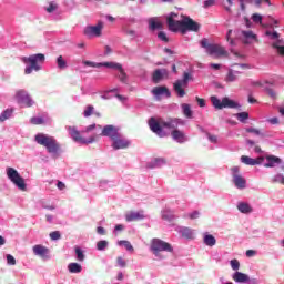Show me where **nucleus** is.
<instances>
[{
	"label": "nucleus",
	"instance_id": "obj_13",
	"mask_svg": "<svg viewBox=\"0 0 284 284\" xmlns=\"http://www.w3.org/2000/svg\"><path fill=\"white\" fill-rule=\"evenodd\" d=\"M121 133H119V128L109 124L103 126L100 136H109V139H111V141H113L114 139H116Z\"/></svg>",
	"mask_w": 284,
	"mask_h": 284
},
{
	"label": "nucleus",
	"instance_id": "obj_41",
	"mask_svg": "<svg viewBox=\"0 0 284 284\" xmlns=\"http://www.w3.org/2000/svg\"><path fill=\"white\" fill-rule=\"evenodd\" d=\"M272 48L277 50V54H280V57H284V45H278V42H274Z\"/></svg>",
	"mask_w": 284,
	"mask_h": 284
},
{
	"label": "nucleus",
	"instance_id": "obj_49",
	"mask_svg": "<svg viewBox=\"0 0 284 284\" xmlns=\"http://www.w3.org/2000/svg\"><path fill=\"white\" fill-rule=\"evenodd\" d=\"M7 263L8 265H17V260L11 254L7 255Z\"/></svg>",
	"mask_w": 284,
	"mask_h": 284
},
{
	"label": "nucleus",
	"instance_id": "obj_26",
	"mask_svg": "<svg viewBox=\"0 0 284 284\" xmlns=\"http://www.w3.org/2000/svg\"><path fill=\"white\" fill-rule=\"evenodd\" d=\"M68 270L70 274H81L83 267L81 266V264L73 262L68 265Z\"/></svg>",
	"mask_w": 284,
	"mask_h": 284
},
{
	"label": "nucleus",
	"instance_id": "obj_63",
	"mask_svg": "<svg viewBox=\"0 0 284 284\" xmlns=\"http://www.w3.org/2000/svg\"><path fill=\"white\" fill-rule=\"evenodd\" d=\"M215 0H206L204 1V8H212L214 6Z\"/></svg>",
	"mask_w": 284,
	"mask_h": 284
},
{
	"label": "nucleus",
	"instance_id": "obj_57",
	"mask_svg": "<svg viewBox=\"0 0 284 284\" xmlns=\"http://www.w3.org/2000/svg\"><path fill=\"white\" fill-rule=\"evenodd\" d=\"M231 34H232V30H229L226 34V40L229 41L230 45H236V43L234 42V39L230 38Z\"/></svg>",
	"mask_w": 284,
	"mask_h": 284
},
{
	"label": "nucleus",
	"instance_id": "obj_44",
	"mask_svg": "<svg viewBox=\"0 0 284 284\" xmlns=\"http://www.w3.org/2000/svg\"><path fill=\"white\" fill-rule=\"evenodd\" d=\"M245 132L248 134H255L256 136H263V133H261V130L254 129V128H246Z\"/></svg>",
	"mask_w": 284,
	"mask_h": 284
},
{
	"label": "nucleus",
	"instance_id": "obj_29",
	"mask_svg": "<svg viewBox=\"0 0 284 284\" xmlns=\"http://www.w3.org/2000/svg\"><path fill=\"white\" fill-rule=\"evenodd\" d=\"M119 74H118V79L119 81H121V83H124L125 85H128V73H125V70L123 69V65H121L119 69Z\"/></svg>",
	"mask_w": 284,
	"mask_h": 284
},
{
	"label": "nucleus",
	"instance_id": "obj_1",
	"mask_svg": "<svg viewBox=\"0 0 284 284\" xmlns=\"http://www.w3.org/2000/svg\"><path fill=\"white\" fill-rule=\"evenodd\" d=\"M179 14L171 12L166 18V23L171 32H181V34H186L187 32H199L201 30V24L194 21L190 17H184L182 20H174Z\"/></svg>",
	"mask_w": 284,
	"mask_h": 284
},
{
	"label": "nucleus",
	"instance_id": "obj_30",
	"mask_svg": "<svg viewBox=\"0 0 284 284\" xmlns=\"http://www.w3.org/2000/svg\"><path fill=\"white\" fill-rule=\"evenodd\" d=\"M183 239H194V231L190 227H184L181 230Z\"/></svg>",
	"mask_w": 284,
	"mask_h": 284
},
{
	"label": "nucleus",
	"instance_id": "obj_17",
	"mask_svg": "<svg viewBox=\"0 0 284 284\" xmlns=\"http://www.w3.org/2000/svg\"><path fill=\"white\" fill-rule=\"evenodd\" d=\"M237 37L245 45H248V43H251L250 39H256V34H254V32L252 31H237Z\"/></svg>",
	"mask_w": 284,
	"mask_h": 284
},
{
	"label": "nucleus",
	"instance_id": "obj_22",
	"mask_svg": "<svg viewBox=\"0 0 284 284\" xmlns=\"http://www.w3.org/2000/svg\"><path fill=\"white\" fill-rule=\"evenodd\" d=\"M266 161L267 163L264 164V168H274L275 164L280 165L281 158L275 156V155H266Z\"/></svg>",
	"mask_w": 284,
	"mask_h": 284
},
{
	"label": "nucleus",
	"instance_id": "obj_5",
	"mask_svg": "<svg viewBox=\"0 0 284 284\" xmlns=\"http://www.w3.org/2000/svg\"><path fill=\"white\" fill-rule=\"evenodd\" d=\"M7 176L13 185L17 186L18 190H21L22 192H26L27 185H26V180L19 174V171H17L12 166L7 168Z\"/></svg>",
	"mask_w": 284,
	"mask_h": 284
},
{
	"label": "nucleus",
	"instance_id": "obj_4",
	"mask_svg": "<svg viewBox=\"0 0 284 284\" xmlns=\"http://www.w3.org/2000/svg\"><path fill=\"white\" fill-rule=\"evenodd\" d=\"M201 48L206 49V54H210V57H214L215 59H219V57H227V51H225V48L219 44H210L207 41V38H204L200 41Z\"/></svg>",
	"mask_w": 284,
	"mask_h": 284
},
{
	"label": "nucleus",
	"instance_id": "obj_21",
	"mask_svg": "<svg viewBox=\"0 0 284 284\" xmlns=\"http://www.w3.org/2000/svg\"><path fill=\"white\" fill-rule=\"evenodd\" d=\"M232 278L235 283H247V281H250V275L242 272H235Z\"/></svg>",
	"mask_w": 284,
	"mask_h": 284
},
{
	"label": "nucleus",
	"instance_id": "obj_27",
	"mask_svg": "<svg viewBox=\"0 0 284 284\" xmlns=\"http://www.w3.org/2000/svg\"><path fill=\"white\" fill-rule=\"evenodd\" d=\"M237 210L242 213V214H252L253 209L250 204L245 203V202H241L237 205Z\"/></svg>",
	"mask_w": 284,
	"mask_h": 284
},
{
	"label": "nucleus",
	"instance_id": "obj_12",
	"mask_svg": "<svg viewBox=\"0 0 284 284\" xmlns=\"http://www.w3.org/2000/svg\"><path fill=\"white\" fill-rule=\"evenodd\" d=\"M16 99L20 105H24L26 108H32L34 105V100H32V97L26 90L17 91Z\"/></svg>",
	"mask_w": 284,
	"mask_h": 284
},
{
	"label": "nucleus",
	"instance_id": "obj_45",
	"mask_svg": "<svg viewBox=\"0 0 284 284\" xmlns=\"http://www.w3.org/2000/svg\"><path fill=\"white\" fill-rule=\"evenodd\" d=\"M273 183H281V185H284V175L278 173L272 179Z\"/></svg>",
	"mask_w": 284,
	"mask_h": 284
},
{
	"label": "nucleus",
	"instance_id": "obj_10",
	"mask_svg": "<svg viewBox=\"0 0 284 284\" xmlns=\"http://www.w3.org/2000/svg\"><path fill=\"white\" fill-rule=\"evenodd\" d=\"M69 134L71 139L75 141V143H81L82 145H89V143H94V141H97V139L99 138V135H93L85 140V138L81 136V132H79V130H77V128L74 126H69Z\"/></svg>",
	"mask_w": 284,
	"mask_h": 284
},
{
	"label": "nucleus",
	"instance_id": "obj_33",
	"mask_svg": "<svg viewBox=\"0 0 284 284\" xmlns=\"http://www.w3.org/2000/svg\"><path fill=\"white\" fill-rule=\"evenodd\" d=\"M182 110L186 119H192V108L190 106V104L187 103L182 104Z\"/></svg>",
	"mask_w": 284,
	"mask_h": 284
},
{
	"label": "nucleus",
	"instance_id": "obj_16",
	"mask_svg": "<svg viewBox=\"0 0 284 284\" xmlns=\"http://www.w3.org/2000/svg\"><path fill=\"white\" fill-rule=\"evenodd\" d=\"M143 219H145L143 211H130L129 213L125 214V221L128 223H132V221H143Z\"/></svg>",
	"mask_w": 284,
	"mask_h": 284
},
{
	"label": "nucleus",
	"instance_id": "obj_46",
	"mask_svg": "<svg viewBox=\"0 0 284 284\" xmlns=\"http://www.w3.org/2000/svg\"><path fill=\"white\" fill-rule=\"evenodd\" d=\"M88 68H103V63H97L92 61H84L83 62Z\"/></svg>",
	"mask_w": 284,
	"mask_h": 284
},
{
	"label": "nucleus",
	"instance_id": "obj_40",
	"mask_svg": "<svg viewBox=\"0 0 284 284\" xmlns=\"http://www.w3.org/2000/svg\"><path fill=\"white\" fill-rule=\"evenodd\" d=\"M75 254H77V260L82 263V261H85V255L83 254V251L81 247L77 246L75 247Z\"/></svg>",
	"mask_w": 284,
	"mask_h": 284
},
{
	"label": "nucleus",
	"instance_id": "obj_48",
	"mask_svg": "<svg viewBox=\"0 0 284 284\" xmlns=\"http://www.w3.org/2000/svg\"><path fill=\"white\" fill-rule=\"evenodd\" d=\"M50 239H51V241H59V239H61V232H59V231L51 232Z\"/></svg>",
	"mask_w": 284,
	"mask_h": 284
},
{
	"label": "nucleus",
	"instance_id": "obj_42",
	"mask_svg": "<svg viewBox=\"0 0 284 284\" xmlns=\"http://www.w3.org/2000/svg\"><path fill=\"white\" fill-rule=\"evenodd\" d=\"M160 79H163V73L161 72L160 69L155 70L153 72V81L154 83H159Z\"/></svg>",
	"mask_w": 284,
	"mask_h": 284
},
{
	"label": "nucleus",
	"instance_id": "obj_23",
	"mask_svg": "<svg viewBox=\"0 0 284 284\" xmlns=\"http://www.w3.org/2000/svg\"><path fill=\"white\" fill-rule=\"evenodd\" d=\"M171 136L174 141H178V143H184L185 142V133L181 130H173L171 132Z\"/></svg>",
	"mask_w": 284,
	"mask_h": 284
},
{
	"label": "nucleus",
	"instance_id": "obj_7",
	"mask_svg": "<svg viewBox=\"0 0 284 284\" xmlns=\"http://www.w3.org/2000/svg\"><path fill=\"white\" fill-rule=\"evenodd\" d=\"M151 250L155 256H159V252H174V247H172V244L161 239L152 240Z\"/></svg>",
	"mask_w": 284,
	"mask_h": 284
},
{
	"label": "nucleus",
	"instance_id": "obj_39",
	"mask_svg": "<svg viewBox=\"0 0 284 284\" xmlns=\"http://www.w3.org/2000/svg\"><path fill=\"white\" fill-rule=\"evenodd\" d=\"M121 63L119 62H104L102 63V67L104 68H111L112 70H118L119 68H121Z\"/></svg>",
	"mask_w": 284,
	"mask_h": 284
},
{
	"label": "nucleus",
	"instance_id": "obj_37",
	"mask_svg": "<svg viewBox=\"0 0 284 284\" xmlns=\"http://www.w3.org/2000/svg\"><path fill=\"white\" fill-rule=\"evenodd\" d=\"M118 245H124L128 252H134V246H132V243H130V241L121 240L118 242Z\"/></svg>",
	"mask_w": 284,
	"mask_h": 284
},
{
	"label": "nucleus",
	"instance_id": "obj_64",
	"mask_svg": "<svg viewBox=\"0 0 284 284\" xmlns=\"http://www.w3.org/2000/svg\"><path fill=\"white\" fill-rule=\"evenodd\" d=\"M246 256H247L248 258H252V256H256V251H254V250H247V251H246Z\"/></svg>",
	"mask_w": 284,
	"mask_h": 284
},
{
	"label": "nucleus",
	"instance_id": "obj_25",
	"mask_svg": "<svg viewBox=\"0 0 284 284\" xmlns=\"http://www.w3.org/2000/svg\"><path fill=\"white\" fill-rule=\"evenodd\" d=\"M92 114H94L98 118L101 116V113H99V112L94 113V105L89 104V105L85 106V109L83 111V116L85 119H88V118L92 116Z\"/></svg>",
	"mask_w": 284,
	"mask_h": 284
},
{
	"label": "nucleus",
	"instance_id": "obj_43",
	"mask_svg": "<svg viewBox=\"0 0 284 284\" xmlns=\"http://www.w3.org/2000/svg\"><path fill=\"white\" fill-rule=\"evenodd\" d=\"M105 247H108V241L102 240V241H99V242L97 243V250H98L99 252H103V250H105Z\"/></svg>",
	"mask_w": 284,
	"mask_h": 284
},
{
	"label": "nucleus",
	"instance_id": "obj_15",
	"mask_svg": "<svg viewBox=\"0 0 284 284\" xmlns=\"http://www.w3.org/2000/svg\"><path fill=\"white\" fill-rule=\"evenodd\" d=\"M103 30V22H99L97 26H89L84 29L85 37H101Z\"/></svg>",
	"mask_w": 284,
	"mask_h": 284
},
{
	"label": "nucleus",
	"instance_id": "obj_47",
	"mask_svg": "<svg viewBox=\"0 0 284 284\" xmlns=\"http://www.w3.org/2000/svg\"><path fill=\"white\" fill-rule=\"evenodd\" d=\"M32 125H43L44 121L43 118H31Z\"/></svg>",
	"mask_w": 284,
	"mask_h": 284
},
{
	"label": "nucleus",
	"instance_id": "obj_52",
	"mask_svg": "<svg viewBox=\"0 0 284 284\" xmlns=\"http://www.w3.org/2000/svg\"><path fill=\"white\" fill-rule=\"evenodd\" d=\"M231 267L234 271L239 270V267H241V263L239 262V260H232L231 261Z\"/></svg>",
	"mask_w": 284,
	"mask_h": 284
},
{
	"label": "nucleus",
	"instance_id": "obj_11",
	"mask_svg": "<svg viewBox=\"0 0 284 284\" xmlns=\"http://www.w3.org/2000/svg\"><path fill=\"white\" fill-rule=\"evenodd\" d=\"M21 61H23L24 63H30V65L36 68V72H39V70H41V67L39 65V63H45V54L37 53V54L30 55L29 58L23 57Z\"/></svg>",
	"mask_w": 284,
	"mask_h": 284
},
{
	"label": "nucleus",
	"instance_id": "obj_3",
	"mask_svg": "<svg viewBox=\"0 0 284 284\" xmlns=\"http://www.w3.org/2000/svg\"><path fill=\"white\" fill-rule=\"evenodd\" d=\"M34 141L38 143V145L45 148L49 154H59L61 152V144L59 141H57V139H54V136H50L44 133H38L34 136Z\"/></svg>",
	"mask_w": 284,
	"mask_h": 284
},
{
	"label": "nucleus",
	"instance_id": "obj_50",
	"mask_svg": "<svg viewBox=\"0 0 284 284\" xmlns=\"http://www.w3.org/2000/svg\"><path fill=\"white\" fill-rule=\"evenodd\" d=\"M158 38L161 40V41H164V43H168V41H170V39H168V36L165 34V32L163 31H160L158 33Z\"/></svg>",
	"mask_w": 284,
	"mask_h": 284
},
{
	"label": "nucleus",
	"instance_id": "obj_8",
	"mask_svg": "<svg viewBox=\"0 0 284 284\" xmlns=\"http://www.w3.org/2000/svg\"><path fill=\"white\" fill-rule=\"evenodd\" d=\"M232 181L237 190H245L247 187V180L241 174L240 166H232L231 169Z\"/></svg>",
	"mask_w": 284,
	"mask_h": 284
},
{
	"label": "nucleus",
	"instance_id": "obj_24",
	"mask_svg": "<svg viewBox=\"0 0 284 284\" xmlns=\"http://www.w3.org/2000/svg\"><path fill=\"white\" fill-rule=\"evenodd\" d=\"M240 74H241L240 71H234V70L230 69L225 77L226 83H234V81H236V79H239Z\"/></svg>",
	"mask_w": 284,
	"mask_h": 284
},
{
	"label": "nucleus",
	"instance_id": "obj_54",
	"mask_svg": "<svg viewBox=\"0 0 284 284\" xmlns=\"http://www.w3.org/2000/svg\"><path fill=\"white\" fill-rule=\"evenodd\" d=\"M95 128H98L99 130H101V124H90L89 126L85 128V132H92V130H95Z\"/></svg>",
	"mask_w": 284,
	"mask_h": 284
},
{
	"label": "nucleus",
	"instance_id": "obj_58",
	"mask_svg": "<svg viewBox=\"0 0 284 284\" xmlns=\"http://www.w3.org/2000/svg\"><path fill=\"white\" fill-rule=\"evenodd\" d=\"M33 70H37V67H33L32 64H30L24 69V74H32Z\"/></svg>",
	"mask_w": 284,
	"mask_h": 284
},
{
	"label": "nucleus",
	"instance_id": "obj_51",
	"mask_svg": "<svg viewBox=\"0 0 284 284\" xmlns=\"http://www.w3.org/2000/svg\"><path fill=\"white\" fill-rule=\"evenodd\" d=\"M252 20L254 21V23H262L263 17H261V14H258V13H255L252 16Z\"/></svg>",
	"mask_w": 284,
	"mask_h": 284
},
{
	"label": "nucleus",
	"instance_id": "obj_62",
	"mask_svg": "<svg viewBox=\"0 0 284 284\" xmlns=\"http://www.w3.org/2000/svg\"><path fill=\"white\" fill-rule=\"evenodd\" d=\"M199 216H200L199 211H194L189 214V219H191V220L199 219Z\"/></svg>",
	"mask_w": 284,
	"mask_h": 284
},
{
	"label": "nucleus",
	"instance_id": "obj_6",
	"mask_svg": "<svg viewBox=\"0 0 284 284\" xmlns=\"http://www.w3.org/2000/svg\"><path fill=\"white\" fill-rule=\"evenodd\" d=\"M211 103L216 110H223V108H241L239 103H236L234 100H230V98L225 97L222 99H217L215 95L211 97Z\"/></svg>",
	"mask_w": 284,
	"mask_h": 284
},
{
	"label": "nucleus",
	"instance_id": "obj_36",
	"mask_svg": "<svg viewBox=\"0 0 284 284\" xmlns=\"http://www.w3.org/2000/svg\"><path fill=\"white\" fill-rule=\"evenodd\" d=\"M57 64L60 70H65V68H68V62H65V60H63V55H59L57 58Z\"/></svg>",
	"mask_w": 284,
	"mask_h": 284
},
{
	"label": "nucleus",
	"instance_id": "obj_19",
	"mask_svg": "<svg viewBox=\"0 0 284 284\" xmlns=\"http://www.w3.org/2000/svg\"><path fill=\"white\" fill-rule=\"evenodd\" d=\"M152 94H154V97H161L163 94H165V97L168 98L172 97V93L170 92V89H168V87H155L152 90Z\"/></svg>",
	"mask_w": 284,
	"mask_h": 284
},
{
	"label": "nucleus",
	"instance_id": "obj_2",
	"mask_svg": "<svg viewBox=\"0 0 284 284\" xmlns=\"http://www.w3.org/2000/svg\"><path fill=\"white\" fill-rule=\"evenodd\" d=\"M179 125H185V121L179 118H169L166 121L151 118L149 120V128L154 134L163 139V136H168V133L163 130V128H168L169 130H176Z\"/></svg>",
	"mask_w": 284,
	"mask_h": 284
},
{
	"label": "nucleus",
	"instance_id": "obj_9",
	"mask_svg": "<svg viewBox=\"0 0 284 284\" xmlns=\"http://www.w3.org/2000/svg\"><path fill=\"white\" fill-rule=\"evenodd\" d=\"M190 81H192V74H190L189 72H184L183 79L176 80L173 83V90L176 92L178 97H185V89L183 88H187V83H190Z\"/></svg>",
	"mask_w": 284,
	"mask_h": 284
},
{
	"label": "nucleus",
	"instance_id": "obj_14",
	"mask_svg": "<svg viewBox=\"0 0 284 284\" xmlns=\"http://www.w3.org/2000/svg\"><path fill=\"white\" fill-rule=\"evenodd\" d=\"M111 148L113 150H125L130 148V141L120 134L116 139L112 140Z\"/></svg>",
	"mask_w": 284,
	"mask_h": 284
},
{
	"label": "nucleus",
	"instance_id": "obj_38",
	"mask_svg": "<svg viewBox=\"0 0 284 284\" xmlns=\"http://www.w3.org/2000/svg\"><path fill=\"white\" fill-rule=\"evenodd\" d=\"M232 6H234L232 0H223V8L229 12V14H232Z\"/></svg>",
	"mask_w": 284,
	"mask_h": 284
},
{
	"label": "nucleus",
	"instance_id": "obj_18",
	"mask_svg": "<svg viewBox=\"0 0 284 284\" xmlns=\"http://www.w3.org/2000/svg\"><path fill=\"white\" fill-rule=\"evenodd\" d=\"M265 161V158L260 156L256 159H252L247 155H242L241 156V162L244 163L245 165H261Z\"/></svg>",
	"mask_w": 284,
	"mask_h": 284
},
{
	"label": "nucleus",
	"instance_id": "obj_60",
	"mask_svg": "<svg viewBox=\"0 0 284 284\" xmlns=\"http://www.w3.org/2000/svg\"><path fill=\"white\" fill-rule=\"evenodd\" d=\"M162 219H163V221H173L174 220V215H170L168 213H163L162 214Z\"/></svg>",
	"mask_w": 284,
	"mask_h": 284
},
{
	"label": "nucleus",
	"instance_id": "obj_56",
	"mask_svg": "<svg viewBox=\"0 0 284 284\" xmlns=\"http://www.w3.org/2000/svg\"><path fill=\"white\" fill-rule=\"evenodd\" d=\"M266 94H268V97H271V99H276V91L273 89L267 88Z\"/></svg>",
	"mask_w": 284,
	"mask_h": 284
},
{
	"label": "nucleus",
	"instance_id": "obj_59",
	"mask_svg": "<svg viewBox=\"0 0 284 284\" xmlns=\"http://www.w3.org/2000/svg\"><path fill=\"white\" fill-rule=\"evenodd\" d=\"M155 165H158V166L165 165V159L156 158L155 159Z\"/></svg>",
	"mask_w": 284,
	"mask_h": 284
},
{
	"label": "nucleus",
	"instance_id": "obj_55",
	"mask_svg": "<svg viewBox=\"0 0 284 284\" xmlns=\"http://www.w3.org/2000/svg\"><path fill=\"white\" fill-rule=\"evenodd\" d=\"M266 37H271V39H278V32L276 31H266Z\"/></svg>",
	"mask_w": 284,
	"mask_h": 284
},
{
	"label": "nucleus",
	"instance_id": "obj_61",
	"mask_svg": "<svg viewBox=\"0 0 284 284\" xmlns=\"http://www.w3.org/2000/svg\"><path fill=\"white\" fill-rule=\"evenodd\" d=\"M195 99H196L200 108H205V99L199 98V97H196Z\"/></svg>",
	"mask_w": 284,
	"mask_h": 284
},
{
	"label": "nucleus",
	"instance_id": "obj_31",
	"mask_svg": "<svg viewBox=\"0 0 284 284\" xmlns=\"http://www.w3.org/2000/svg\"><path fill=\"white\" fill-rule=\"evenodd\" d=\"M14 112V110L12 109H7L4 110L1 114H0V121L1 123H3V121H8V119H10V116H12V113Z\"/></svg>",
	"mask_w": 284,
	"mask_h": 284
},
{
	"label": "nucleus",
	"instance_id": "obj_20",
	"mask_svg": "<svg viewBox=\"0 0 284 284\" xmlns=\"http://www.w3.org/2000/svg\"><path fill=\"white\" fill-rule=\"evenodd\" d=\"M33 250V254L36 256H41L42 258L45 257V255L48 254L49 250L48 247L41 245V244H37L32 247Z\"/></svg>",
	"mask_w": 284,
	"mask_h": 284
},
{
	"label": "nucleus",
	"instance_id": "obj_53",
	"mask_svg": "<svg viewBox=\"0 0 284 284\" xmlns=\"http://www.w3.org/2000/svg\"><path fill=\"white\" fill-rule=\"evenodd\" d=\"M116 263L119 265V267H126L128 263L125 262V260H123V257L119 256L116 258Z\"/></svg>",
	"mask_w": 284,
	"mask_h": 284
},
{
	"label": "nucleus",
	"instance_id": "obj_34",
	"mask_svg": "<svg viewBox=\"0 0 284 284\" xmlns=\"http://www.w3.org/2000/svg\"><path fill=\"white\" fill-rule=\"evenodd\" d=\"M235 118L237 119V121H240V123H245V121H247V119H250V113L240 112V113L235 114Z\"/></svg>",
	"mask_w": 284,
	"mask_h": 284
},
{
	"label": "nucleus",
	"instance_id": "obj_32",
	"mask_svg": "<svg viewBox=\"0 0 284 284\" xmlns=\"http://www.w3.org/2000/svg\"><path fill=\"white\" fill-rule=\"evenodd\" d=\"M149 26L151 30H163V23L155 22L154 18L150 19Z\"/></svg>",
	"mask_w": 284,
	"mask_h": 284
},
{
	"label": "nucleus",
	"instance_id": "obj_28",
	"mask_svg": "<svg viewBox=\"0 0 284 284\" xmlns=\"http://www.w3.org/2000/svg\"><path fill=\"white\" fill-rule=\"evenodd\" d=\"M203 241L207 245V247H214V245H216V237H214V235L212 234L204 235Z\"/></svg>",
	"mask_w": 284,
	"mask_h": 284
},
{
	"label": "nucleus",
	"instance_id": "obj_35",
	"mask_svg": "<svg viewBox=\"0 0 284 284\" xmlns=\"http://www.w3.org/2000/svg\"><path fill=\"white\" fill-rule=\"evenodd\" d=\"M55 10H59V4L54 1L49 2V6L45 8V11L49 14H52V12H55Z\"/></svg>",
	"mask_w": 284,
	"mask_h": 284
}]
</instances>
